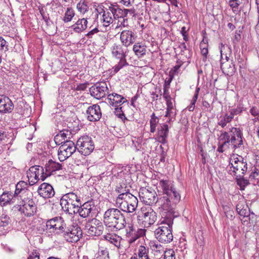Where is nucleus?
Wrapping results in <instances>:
<instances>
[{"instance_id": "8fccbe9b", "label": "nucleus", "mask_w": 259, "mask_h": 259, "mask_svg": "<svg viewBox=\"0 0 259 259\" xmlns=\"http://www.w3.org/2000/svg\"><path fill=\"white\" fill-rule=\"evenodd\" d=\"M77 8L80 13L84 14L88 11L89 7L85 3L79 2L77 5Z\"/></svg>"}, {"instance_id": "9b49d317", "label": "nucleus", "mask_w": 259, "mask_h": 259, "mask_svg": "<svg viewBox=\"0 0 259 259\" xmlns=\"http://www.w3.org/2000/svg\"><path fill=\"white\" fill-rule=\"evenodd\" d=\"M140 199L146 205H152L158 203L159 198L154 189L151 188L142 187L140 189L139 192Z\"/></svg>"}, {"instance_id": "7ed1b4c3", "label": "nucleus", "mask_w": 259, "mask_h": 259, "mask_svg": "<svg viewBox=\"0 0 259 259\" xmlns=\"http://www.w3.org/2000/svg\"><path fill=\"white\" fill-rule=\"evenodd\" d=\"M181 200V195L176 188L165 195L159 197L158 205L163 209L167 210L166 212H171L176 214L174 209Z\"/></svg>"}, {"instance_id": "5fc2aeb1", "label": "nucleus", "mask_w": 259, "mask_h": 259, "mask_svg": "<svg viewBox=\"0 0 259 259\" xmlns=\"http://www.w3.org/2000/svg\"><path fill=\"white\" fill-rule=\"evenodd\" d=\"M127 14L128 18L131 16V17H136L137 16L140 14V13H138L136 9L133 7L130 9H127Z\"/></svg>"}, {"instance_id": "e2e57ef3", "label": "nucleus", "mask_w": 259, "mask_h": 259, "mask_svg": "<svg viewBox=\"0 0 259 259\" xmlns=\"http://www.w3.org/2000/svg\"><path fill=\"white\" fill-rule=\"evenodd\" d=\"M121 109H122L121 107H120L119 108L117 107V108H115V110H116V112H120V111L122 112L121 113H119L118 115V116L119 118H121V119H122L123 117L124 120H126L127 121H129V120H127V118H126V117L125 116V115L124 114V113H123V111H122Z\"/></svg>"}, {"instance_id": "bb28decb", "label": "nucleus", "mask_w": 259, "mask_h": 259, "mask_svg": "<svg viewBox=\"0 0 259 259\" xmlns=\"http://www.w3.org/2000/svg\"><path fill=\"white\" fill-rule=\"evenodd\" d=\"M169 130L168 125L166 124L160 125L157 128V138L159 142L162 144L167 143V138L168 137Z\"/></svg>"}, {"instance_id": "de8ad7c7", "label": "nucleus", "mask_w": 259, "mask_h": 259, "mask_svg": "<svg viewBox=\"0 0 259 259\" xmlns=\"http://www.w3.org/2000/svg\"><path fill=\"white\" fill-rule=\"evenodd\" d=\"M120 9L117 5H111L109 6L108 10L110 11L113 18L116 19H118V10H120Z\"/></svg>"}, {"instance_id": "b1692460", "label": "nucleus", "mask_w": 259, "mask_h": 259, "mask_svg": "<svg viewBox=\"0 0 259 259\" xmlns=\"http://www.w3.org/2000/svg\"><path fill=\"white\" fill-rule=\"evenodd\" d=\"M45 168L47 177H48L56 171L62 169V165L60 163L50 159L45 164Z\"/></svg>"}, {"instance_id": "13d9d810", "label": "nucleus", "mask_w": 259, "mask_h": 259, "mask_svg": "<svg viewBox=\"0 0 259 259\" xmlns=\"http://www.w3.org/2000/svg\"><path fill=\"white\" fill-rule=\"evenodd\" d=\"M99 32V29L97 28H95L90 31L88 33L85 34V36L89 38H92L93 37V36L95 34H97Z\"/></svg>"}, {"instance_id": "864d4df0", "label": "nucleus", "mask_w": 259, "mask_h": 259, "mask_svg": "<svg viewBox=\"0 0 259 259\" xmlns=\"http://www.w3.org/2000/svg\"><path fill=\"white\" fill-rule=\"evenodd\" d=\"M159 119L158 120H150V132L152 133H154L156 131V126L157 124L158 123Z\"/></svg>"}, {"instance_id": "393cba45", "label": "nucleus", "mask_w": 259, "mask_h": 259, "mask_svg": "<svg viewBox=\"0 0 259 259\" xmlns=\"http://www.w3.org/2000/svg\"><path fill=\"white\" fill-rule=\"evenodd\" d=\"M13 109V103L8 97L5 96L4 97H1L0 112L11 113Z\"/></svg>"}, {"instance_id": "a878e982", "label": "nucleus", "mask_w": 259, "mask_h": 259, "mask_svg": "<svg viewBox=\"0 0 259 259\" xmlns=\"http://www.w3.org/2000/svg\"><path fill=\"white\" fill-rule=\"evenodd\" d=\"M96 10L99 13H103L102 19L101 20L104 23V26L107 27L113 22L112 15L110 11L108 10V8L99 7L98 9H96Z\"/></svg>"}, {"instance_id": "c03bdc74", "label": "nucleus", "mask_w": 259, "mask_h": 259, "mask_svg": "<svg viewBox=\"0 0 259 259\" xmlns=\"http://www.w3.org/2000/svg\"><path fill=\"white\" fill-rule=\"evenodd\" d=\"M232 115H228L226 114L218 122V124L221 126L222 127H224L226 126L227 124L232 120Z\"/></svg>"}, {"instance_id": "69168bd1", "label": "nucleus", "mask_w": 259, "mask_h": 259, "mask_svg": "<svg viewBox=\"0 0 259 259\" xmlns=\"http://www.w3.org/2000/svg\"><path fill=\"white\" fill-rule=\"evenodd\" d=\"M88 83H81L78 84L76 90L77 91H84L87 89Z\"/></svg>"}, {"instance_id": "423d86ee", "label": "nucleus", "mask_w": 259, "mask_h": 259, "mask_svg": "<svg viewBox=\"0 0 259 259\" xmlns=\"http://www.w3.org/2000/svg\"><path fill=\"white\" fill-rule=\"evenodd\" d=\"M229 166L235 176H244L247 170L246 159L241 156L231 158Z\"/></svg>"}, {"instance_id": "37998d69", "label": "nucleus", "mask_w": 259, "mask_h": 259, "mask_svg": "<svg viewBox=\"0 0 259 259\" xmlns=\"http://www.w3.org/2000/svg\"><path fill=\"white\" fill-rule=\"evenodd\" d=\"M222 143L225 146H227L228 144L229 145L231 144L233 148L234 149L241 147V141L240 142V143L235 142L231 139L230 136H229L224 142H222Z\"/></svg>"}, {"instance_id": "6e6d98bb", "label": "nucleus", "mask_w": 259, "mask_h": 259, "mask_svg": "<svg viewBox=\"0 0 259 259\" xmlns=\"http://www.w3.org/2000/svg\"><path fill=\"white\" fill-rule=\"evenodd\" d=\"M99 249V253L100 256H104V259H109V252L107 248L104 249L103 247H100Z\"/></svg>"}, {"instance_id": "72a5a7b5", "label": "nucleus", "mask_w": 259, "mask_h": 259, "mask_svg": "<svg viewBox=\"0 0 259 259\" xmlns=\"http://www.w3.org/2000/svg\"><path fill=\"white\" fill-rule=\"evenodd\" d=\"M115 191L118 193H119L116 198V202L120 201L121 199L128 195V194H131L130 193V189L127 188L125 184H123V186H117Z\"/></svg>"}, {"instance_id": "58836bf2", "label": "nucleus", "mask_w": 259, "mask_h": 259, "mask_svg": "<svg viewBox=\"0 0 259 259\" xmlns=\"http://www.w3.org/2000/svg\"><path fill=\"white\" fill-rule=\"evenodd\" d=\"M8 42L3 37L0 36V63L2 62L3 55L8 51Z\"/></svg>"}, {"instance_id": "a19ab883", "label": "nucleus", "mask_w": 259, "mask_h": 259, "mask_svg": "<svg viewBox=\"0 0 259 259\" xmlns=\"http://www.w3.org/2000/svg\"><path fill=\"white\" fill-rule=\"evenodd\" d=\"M12 222L10 217L6 214H2L0 216V227H7Z\"/></svg>"}, {"instance_id": "bf43d9fd", "label": "nucleus", "mask_w": 259, "mask_h": 259, "mask_svg": "<svg viewBox=\"0 0 259 259\" xmlns=\"http://www.w3.org/2000/svg\"><path fill=\"white\" fill-rule=\"evenodd\" d=\"M250 113L254 116H257V119L259 121V110L255 106L250 109Z\"/></svg>"}, {"instance_id": "1a4fd4ad", "label": "nucleus", "mask_w": 259, "mask_h": 259, "mask_svg": "<svg viewBox=\"0 0 259 259\" xmlns=\"http://www.w3.org/2000/svg\"><path fill=\"white\" fill-rule=\"evenodd\" d=\"M78 151L82 155H90L95 149V144L92 138L89 136H83L79 138L76 142Z\"/></svg>"}, {"instance_id": "0eeeda50", "label": "nucleus", "mask_w": 259, "mask_h": 259, "mask_svg": "<svg viewBox=\"0 0 259 259\" xmlns=\"http://www.w3.org/2000/svg\"><path fill=\"white\" fill-rule=\"evenodd\" d=\"M119 202H116V204L119 209L123 211L132 213L134 212L138 204L137 198L132 194H128Z\"/></svg>"}, {"instance_id": "338daca9", "label": "nucleus", "mask_w": 259, "mask_h": 259, "mask_svg": "<svg viewBox=\"0 0 259 259\" xmlns=\"http://www.w3.org/2000/svg\"><path fill=\"white\" fill-rule=\"evenodd\" d=\"M172 77H170L168 78V79H165L164 85H163V89H167L168 90L170 87V83L171 81Z\"/></svg>"}, {"instance_id": "9d476101", "label": "nucleus", "mask_w": 259, "mask_h": 259, "mask_svg": "<svg viewBox=\"0 0 259 259\" xmlns=\"http://www.w3.org/2000/svg\"><path fill=\"white\" fill-rule=\"evenodd\" d=\"M27 176L30 185H33L39 180L44 181L47 177L42 166L34 165L27 171Z\"/></svg>"}, {"instance_id": "39448f33", "label": "nucleus", "mask_w": 259, "mask_h": 259, "mask_svg": "<svg viewBox=\"0 0 259 259\" xmlns=\"http://www.w3.org/2000/svg\"><path fill=\"white\" fill-rule=\"evenodd\" d=\"M33 194L20 199L18 210L27 217L34 215L37 210V205L33 200Z\"/></svg>"}, {"instance_id": "6ab92c4d", "label": "nucleus", "mask_w": 259, "mask_h": 259, "mask_svg": "<svg viewBox=\"0 0 259 259\" xmlns=\"http://www.w3.org/2000/svg\"><path fill=\"white\" fill-rule=\"evenodd\" d=\"M87 119L92 122L99 121L101 116V108L98 104H94L88 107L86 111Z\"/></svg>"}, {"instance_id": "aec40b11", "label": "nucleus", "mask_w": 259, "mask_h": 259, "mask_svg": "<svg viewBox=\"0 0 259 259\" xmlns=\"http://www.w3.org/2000/svg\"><path fill=\"white\" fill-rule=\"evenodd\" d=\"M221 68L224 73L227 75H232L236 71L235 64L232 60L224 61V53L221 50Z\"/></svg>"}, {"instance_id": "20e7f679", "label": "nucleus", "mask_w": 259, "mask_h": 259, "mask_svg": "<svg viewBox=\"0 0 259 259\" xmlns=\"http://www.w3.org/2000/svg\"><path fill=\"white\" fill-rule=\"evenodd\" d=\"M81 203L79 197L73 192L64 195L60 199V205L64 211L69 214L75 213L76 209Z\"/></svg>"}, {"instance_id": "3c124183", "label": "nucleus", "mask_w": 259, "mask_h": 259, "mask_svg": "<svg viewBox=\"0 0 259 259\" xmlns=\"http://www.w3.org/2000/svg\"><path fill=\"white\" fill-rule=\"evenodd\" d=\"M58 218V217H55L50 220H48L46 222V228L47 230H50L51 229H53L55 226V224L56 223Z\"/></svg>"}, {"instance_id": "473e14b6", "label": "nucleus", "mask_w": 259, "mask_h": 259, "mask_svg": "<svg viewBox=\"0 0 259 259\" xmlns=\"http://www.w3.org/2000/svg\"><path fill=\"white\" fill-rule=\"evenodd\" d=\"M66 227V224L63 219L62 217H59L55 224V226L53 228V232L57 234L62 235Z\"/></svg>"}, {"instance_id": "412c9836", "label": "nucleus", "mask_w": 259, "mask_h": 259, "mask_svg": "<svg viewBox=\"0 0 259 259\" xmlns=\"http://www.w3.org/2000/svg\"><path fill=\"white\" fill-rule=\"evenodd\" d=\"M37 192L40 197L45 199L53 197L55 193L53 186L47 183H42L38 187Z\"/></svg>"}, {"instance_id": "774afa93", "label": "nucleus", "mask_w": 259, "mask_h": 259, "mask_svg": "<svg viewBox=\"0 0 259 259\" xmlns=\"http://www.w3.org/2000/svg\"><path fill=\"white\" fill-rule=\"evenodd\" d=\"M28 259H39V253L36 251L32 252Z\"/></svg>"}, {"instance_id": "09e8293b", "label": "nucleus", "mask_w": 259, "mask_h": 259, "mask_svg": "<svg viewBox=\"0 0 259 259\" xmlns=\"http://www.w3.org/2000/svg\"><path fill=\"white\" fill-rule=\"evenodd\" d=\"M126 65H128V63H127L125 59H120L118 63L114 67V72L115 73H117L123 67Z\"/></svg>"}, {"instance_id": "052dcab7", "label": "nucleus", "mask_w": 259, "mask_h": 259, "mask_svg": "<svg viewBox=\"0 0 259 259\" xmlns=\"http://www.w3.org/2000/svg\"><path fill=\"white\" fill-rule=\"evenodd\" d=\"M221 135L219 137L220 141H222V142H224L229 136V133L227 132H225L221 131Z\"/></svg>"}, {"instance_id": "f3484780", "label": "nucleus", "mask_w": 259, "mask_h": 259, "mask_svg": "<svg viewBox=\"0 0 259 259\" xmlns=\"http://www.w3.org/2000/svg\"><path fill=\"white\" fill-rule=\"evenodd\" d=\"M138 220H142L145 227H149L156 221V213L150 208L147 212H142V214L138 217Z\"/></svg>"}, {"instance_id": "2f4dec72", "label": "nucleus", "mask_w": 259, "mask_h": 259, "mask_svg": "<svg viewBox=\"0 0 259 259\" xmlns=\"http://www.w3.org/2000/svg\"><path fill=\"white\" fill-rule=\"evenodd\" d=\"M237 213L241 217L248 219L247 221L250 220V210L247 205H245L243 203L239 202L236 206Z\"/></svg>"}, {"instance_id": "49530a36", "label": "nucleus", "mask_w": 259, "mask_h": 259, "mask_svg": "<svg viewBox=\"0 0 259 259\" xmlns=\"http://www.w3.org/2000/svg\"><path fill=\"white\" fill-rule=\"evenodd\" d=\"M13 198H15L14 196H13V194L8 193H4L0 197V201H4V204L5 203H10L11 201V200Z\"/></svg>"}, {"instance_id": "7c9ffc66", "label": "nucleus", "mask_w": 259, "mask_h": 259, "mask_svg": "<svg viewBox=\"0 0 259 259\" xmlns=\"http://www.w3.org/2000/svg\"><path fill=\"white\" fill-rule=\"evenodd\" d=\"M87 18L79 19L74 24L71 26V28L75 32L80 33L87 29Z\"/></svg>"}, {"instance_id": "f257e3e1", "label": "nucleus", "mask_w": 259, "mask_h": 259, "mask_svg": "<svg viewBox=\"0 0 259 259\" xmlns=\"http://www.w3.org/2000/svg\"><path fill=\"white\" fill-rule=\"evenodd\" d=\"M164 217L161 220V224L163 226L159 227L155 231V235L157 240L163 243H168L173 240L172 226L174 219L178 216L171 212H166Z\"/></svg>"}, {"instance_id": "6e6552de", "label": "nucleus", "mask_w": 259, "mask_h": 259, "mask_svg": "<svg viewBox=\"0 0 259 259\" xmlns=\"http://www.w3.org/2000/svg\"><path fill=\"white\" fill-rule=\"evenodd\" d=\"M62 236L69 242H77L82 236V231L81 228L77 224L66 227Z\"/></svg>"}, {"instance_id": "5701e85b", "label": "nucleus", "mask_w": 259, "mask_h": 259, "mask_svg": "<svg viewBox=\"0 0 259 259\" xmlns=\"http://www.w3.org/2000/svg\"><path fill=\"white\" fill-rule=\"evenodd\" d=\"M108 100L110 105L117 107H118V104L120 106L121 104L125 103H127V104L128 103L127 100L122 96L116 93H108Z\"/></svg>"}, {"instance_id": "2eb2a0df", "label": "nucleus", "mask_w": 259, "mask_h": 259, "mask_svg": "<svg viewBox=\"0 0 259 259\" xmlns=\"http://www.w3.org/2000/svg\"><path fill=\"white\" fill-rule=\"evenodd\" d=\"M126 237L128 238V242L132 244L138 238L145 235L146 230L142 229H136L132 224H127V227L125 226Z\"/></svg>"}, {"instance_id": "4c0bfd02", "label": "nucleus", "mask_w": 259, "mask_h": 259, "mask_svg": "<svg viewBox=\"0 0 259 259\" xmlns=\"http://www.w3.org/2000/svg\"><path fill=\"white\" fill-rule=\"evenodd\" d=\"M149 248L141 245L138 248L137 256L138 259H150L148 255Z\"/></svg>"}, {"instance_id": "c85d7f7f", "label": "nucleus", "mask_w": 259, "mask_h": 259, "mask_svg": "<svg viewBox=\"0 0 259 259\" xmlns=\"http://www.w3.org/2000/svg\"><path fill=\"white\" fill-rule=\"evenodd\" d=\"M71 133H68L65 130H62L59 133L54 137V141L57 145H61L66 142V141H70L69 139L72 137L71 136Z\"/></svg>"}, {"instance_id": "ea45409f", "label": "nucleus", "mask_w": 259, "mask_h": 259, "mask_svg": "<svg viewBox=\"0 0 259 259\" xmlns=\"http://www.w3.org/2000/svg\"><path fill=\"white\" fill-rule=\"evenodd\" d=\"M236 182L238 186H239L241 190H244L245 188L249 185V180L247 179H245L244 176H236Z\"/></svg>"}, {"instance_id": "603ef678", "label": "nucleus", "mask_w": 259, "mask_h": 259, "mask_svg": "<svg viewBox=\"0 0 259 259\" xmlns=\"http://www.w3.org/2000/svg\"><path fill=\"white\" fill-rule=\"evenodd\" d=\"M224 209L226 217L231 220H233L234 218H235L234 211L233 210L230 209L229 207H226V208H224Z\"/></svg>"}, {"instance_id": "4d7b16f0", "label": "nucleus", "mask_w": 259, "mask_h": 259, "mask_svg": "<svg viewBox=\"0 0 259 259\" xmlns=\"http://www.w3.org/2000/svg\"><path fill=\"white\" fill-rule=\"evenodd\" d=\"M118 19H124V18L128 17L127 14V9H120L118 10Z\"/></svg>"}, {"instance_id": "ddd939ff", "label": "nucleus", "mask_w": 259, "mask_h": 259, "mask_svg": "<svg viewBox=\"0 0 259 259\" xmlns=\"http://www.w3.org/2000/svg\"><path fill=\"white\" fill-rule=\"evenodd\" d=\"M77 147L72 141H66L59 148L58 155L60 161H63L75 152Z\"/></svg>"}, {"instance_id": "f704fd0d", "label": "nucleus", "mask_w": 259, "mask_h": 259, "mask_svg": "<svg viewBox=\"0 0 259 259\" xmlns=\"http://www.w3.org/2000/svg\"><path fill=\"white\" fill-rule=\"evenodd\" d=\"M133 50L138 58L144 56L147 52L146 46L141 43L135 44L133 46Z\"/></svg>"}, {"instance_id": "4be33fe9", "label": "nucleus", "mask_w": 259, "mask_h": 259, "mask_svg": "<svg viewBox=\"0 0 259 259\" xmlns=\"http://www.w3.org/2000/svg\"><path fill=\"white\" fill-rule=\"evenodd\" d=\"M94 207V206L89 202H85L82 205L81 203L80 206L76 209L75 213H78L81 217L86 218L91 216Z\"/></svg>"}, {"instance_id": "f8f14e48", "label": "nucleus", "mask_w": 259, "mask_h": 259, "mask_svg": "<svg viewBox=\"0 0 259 259\" xmlns=\"http://www.w3.org/2000/svg\"><path fill=\"white\" fill-rule=\"evenodd\" d=\"M84 230L91 236H99L103 233L104 226L100 221L93 218L86 222Z\"/></svg>"}, {"instance_id": "c756f323", "label": "nucleus", "mask_w": 259, "mask_h": 259, "mask_svg": "<svg viewBox=\"0 0 259 259\" xmlns=\"http://www.w3.org/2000/svg\"><path fill=\"white\" fill-rule=\"evenodd\" d=\"M159 187L162 190V195H165L166 193L168 194L171 191H173L174 187L173 182L169 180H161L159 182Z\"/></svg>"}, {"instance_id": "0e129e2a", "label": "nucleus", "mask_w": 259, "mask_h": 259, "mask_svg": "<svg viewBox=\"0 0 259 259\" xmlns=\"http://www.w3.org/2000/svg\"><path fill=\"white\" fill-rule=\"evenodd\" d=\"M242 112V110L240 109V107L237 108L236 109H232L231 111V114L230 115H232V118H233L234 116L235 115H237L238 114H239Z\"/></svg>"}, {"instance_id": "c9c22d12", "label": "nucleus", "mask_w": 259, "mask_h": 259, "mask_svg": "<svg viewBox=\"0 0 259 259\" xmlns=\"http://www.w3.org/2000/svg\"><path fill=\"white\" fill-rule=\"evenodd\" d=\"M113 55L119 59H125V53L124 52L122 46L120 45H115L112 48Z\"/></svg>"}, {"instance_id": "f03ea898", "label": "nucleus", "mask_w": 259, "mask_h": 259, "mask_svg": "<svg viewBox=\"0 0 259 259\" xmlns=\"http://www.w3.org/2000/svg\"><path fill=\"white\" fill-rule=\"evenodd\" d=\"M105 225L112 231H118L125 228L126 223L123 214L117 208L108 209L104 214Z\"/></svg>"}, {"instance_id": "e433bc0d", "label": "nucleus", "mask_w": 259, "mask_h": 259, "mask_svg": "<svg viewBox=\"0 0 259 259\" xmlns=\"http://www.w3.org/2000/svg\"><path fill=\"white\" fill-rule=\"evenodd\" d=\"M64 130L67 131L68 133H71V136L74 134H75L79 130V127L78 126V123L76 121H74L73 122H68L67 125V128H64Z\"/></svg>"}, {"instance_id": "680f3d73", "label": "nucleus", "mask_w": 259, "mask_h": 259, "mask_svg": "<svg viewBox=\"0 0 259 259\" xmlns=\"http://www.w3.org/2000/svg\"><path fill=\"white\" fill-rule=\"evenodd\" d=\"M104 238L106 240L109 241L110 242H111L115 245L118 242V240L116 239L113 238L112 237V236L110 234H108L107 235H105Z\"/></svg>"}, {"instance_id": "cd10ccee", "label": "nucleus", "mask_w": 259, "mask_h": 259, "mask_svg": "<svg viewBox=\"0 0 259 259\" xmlns=\"http://www.w3.org/2000/svg\"><path fill=\"white\" fill-rule=\"evenodd\" d=\"M231 139L235 142L240 143L241 141V147L243 144V136L242 131L239 127H232L228 132Z\"/></svg>"}, {"instance_id": "79ce46f5", "label": "nucleus", "mask_w": 259, "mask_h": 259, "mask_svg": "<svg viewBox=\"0 0 259 259\" xmlns=\"http://www.w3.org/2000/svg\"><path fill=\"white\" fill-rule=\"evenodd\" d=\"M75 13L71 8H67V11L65 13V16L63 18V21L65 23H67L71 21L72 18L74 16Z\"/></svg>"}, {"instance_id": "a18cd8bd", "label": "nucleus", "mask_w": 259, "mask_h": 259, "mask_svg": "<svg viewBox=\"0 0 259 259\" xmlns=\"http://www.w3.org/2000/svg\"><path fill=\"white\" fill-rule=\"evenodd\" d=\"M241 2L240 0H229L228 4L232 8L234 13H236L238 11V7L241 4Z\"/></svg>"}, {"instance_id": "4468645a", "label": "nucleus", "mask_w": 259, "mask_h": 259, "mask_svg": "<svg viewBox=\"0 0 259 259\" xmlns=\"http://www.w3.org/2000/svg\"><path fill=\"white\" fill-rule=\"evenodd\" d=\"M91 95L94 98L100 100L108 94V89L105 82H96L89 90Z\"/></svg>"}, {"instance_id": "a211bd4d", "label": "nucleus", "mask_w": 259, "mask_h": 259, "mask_svg": "<svg viewBox=\"0 0 259 259\" xmlns=\"http://www.w3.org/2000/svg\"><path fill=\"white\" fill-rule=\"evenodd\" d=\"M137 36L131 30H124L120 35V39L123 46L128 47L133 45L136 41Z\"/></svg>"}, {"instance_id": "dca6fc26", "label": "nucleus", "mask_w": 259, "mask_h": 259, "mask_svg": "<svg viewBox=\"0 0 259 259\" xmlns=\"http://www.w3.org/2000/svg\"><path fill=\"white\" fill-rule=\"evenodd\" d=\"M30 185L27 183L21 181L16 185V189L13 196L18 199H21L26 196L32 194V192L29 189Z\"/></svg>"}]
</instances>
